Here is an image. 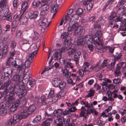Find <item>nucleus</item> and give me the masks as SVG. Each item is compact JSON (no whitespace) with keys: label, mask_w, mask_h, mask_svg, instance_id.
<instances>
[{"label":"nucleus","mask_w":126,"mask_h":126,"mask_svg":"<svg viewBox=\"0 0 126 126\" xmlns=\"http://www.w3.org/2000/svg\"><path fill=\"white\" fill-rule=\"evenodd\" d=\"M3 89L4 90L3 94L5 96L4 99L5 100L6 103L8 104L13 103L15 99L14 96L15 94V86L11 85L8 89L7 88Z\"/></svg>","instance_id":"obj_1"},{"label":"nucleus","mask_w":126,"mask_h":126,"mask_svg":"<svg viewBox=\"0 0 126 126\" xmlns=\"http://www.w3.org/2000/svg\"><path fill=\"white\" fill-rule=\"evenodd\" d=\"M79 16L77 14H75L71 17L68 23L69 26L74 28L75 29L79 30L81 32L82 29V27L80 26H78L76 23L79 19Z\"/></svg>","instance_id":"obj_2"},{"label":"nucleus","mask_w":126,"mask_h":126,"mask_svg":"<svg viewBox=\"0 0 126 126\" xmlns=\"http://www.w3.org/2000/svg\"><path fill=\"white\" fill-rule=\"evenodd\" d=\"M18 114H14L13 118L11 119L14 124L19 122L21 119L27 117V114H24L23 112H21V110L18 112Z\"/></svg>","instance_id":"obj_3"},{"label":"nucleus","mask_w":126,"mask_h":126,"mask_svg":"<svg viewBox=\"0 0 126 126\" xmlns=\"http://www.w3.org/2000/svg\"><path fill=\"white\" fill-rule=\"evenodd\" d=\"M73 31L74 32L73 35H76L78 33L80 32L79 30L75 29L74 28L69 26L67 28V32H63L61 35V37L63 39L66 38L68 35L72 34Z\"/></svg>","instance_id":"obj_4"},{"label":"nucleus","mask_w":126,"mask_h":126,"mask_svg":"<svg viewBox=\"0 0 126 126\" xmlns=\"http://www.w3.org/2000/svg\"><path fill=\"white\" fill-rule=\"evenodd\" d=\"M36 110V107L33 104L30 105L28 108L24 107L23 109L21 110V112H23L24 114H27V117L29 116V113L28 112H34Z\"/></svg>","instance_id":"obj_5"},{"label":"nucleus","mask_w":126,"mask_h":126,"mask_svg":"<svg viewBox=\"0 0 126 126\" xmlns=\"http://www.w3.org/2000/svg\"><path fill=\"white\" fill-rule=\"evenodd\" d=\"M88 36L86 35L84 36V38L85 39V41L86 43L88 44H93L94 43V44L96 43L98 45L100 44V43L98 42L96 40L94 39L93 37L91 35H89L88 37Z\"/></svg>","instance_id":"obj_6"},{"label":"nucleus","mask_w":126,"mask_h":126,"mask_svg":"<svg viewBox=\"0 0 126 126\" xmlns=\"http://www.w3.org/2000/svg\"><path fill=\"white\" fill-rule=\"evenodd\" d=\"M9 11V8L7 5L0 6V15L3 17L7 15Z\"/></svg>","instance_id":"obj_7"},{"label":"nucleus","mask_w":126,"mask_h":126,"mask_svg":"<svg viewBox=\"0 0 126 126\" xmlns=\"http://www.w3.org/2000/svg\"><path fill=\"white\" fill-rule=\"evenodd\" d=\"M90 64L87 62H85L83 64V70L85 74H88L93 70V66L91 65L89 68Z\"/></svg>","instance_id":"obj_8"},{"label":"nucleus","mask_w":126,"mask_h":126,"mask_svg":"<svg viewBox=\"0 0 126 126\" xmlns=\"http://www.w3.org/2000/svg\"><path fill=\"white\" fill-rule=\"evenodd\" d=\"M93 108H91V109L89 108H87L86 110L84 111H81L80 113L79 117H83L85 118L87 116L90 114L92 112L93 109Z\"/></svg>","instance_id":"obj_9"},{"label":"nucleus","mask_w":126,"mask_h":126,"mask_svg":"<svg viewBox=\"0 0 126 126\" xmlns=\"http://www.w3.org/2000/svg\"><path fill=\"white\" fill-rule=\"evenodd\" d=\"M11 65L14 67L17 68V70L19 71V72L22 70L23 69H24L25 67L24 65H18L17 64L16 61L14 60L13 61L11 64Z\"/></svg>","instance_id":"obj_10"},{"label":"nucleus","mask_w":126,"mask_h":126,"mask_svg":"<svg viewBox=\"0 0 126 126\" xmlns=\"http://www.w3.org/2000/svg\"><path fill=\"white\" fill-rule=\"evenodd\" d=\"M49 24V23H45V22L42 21L41 22L40 26L38 27L39 30L42 32H44L45 30L48 26Z\"/></svg>","instance_id":"obj_11"},{"label":"nucleus","mask_w":126,"mask_h":126,"mask_svg":"<svg viewBox=\"0 0 126 126\" xmlns=\"http://www.w3.org/2000/svg\"><path fill=\"white\" fill-rule=\"evenodd\" d=\"M80 52L79 51L76 52L74 55V60L75 61L77 65H79V60L80 58Z\"/></svg>","instance_id":"obj_12"},{"label":"nucleus","mask_w":126,"mask_h":126,"mask_svg":"<svg viewBox=\"0 0 126 126\" xmlns=\"http://www.w3.org/2000/svg\"><path fill=\"white\" fill-rule=\"evenodd\" d=\"M3 72L5 77H7L10 75L13 71L12 69L10 67H7L3 68Z\"/></svg>","instance_id":"obj_13"},{"label":"nucleus","mask_w":126,"mask_h":126,"mask_svg":"<svg viewBox=\"0 0 126 126\" xmlns=\"http://www.w3.org/2000/svg\"><path fill=\"white\" fill-rule=\"evenodd\" d=\"M106 94H107L108 98L106 96H104L103 98V99L104 101H106L107 100L111 101H114V99L112 97V94L111 92L108 91H107Z\"/></svg>","instance_id":"obj_14"},{"label":"nucleus","mask_w":126,"mask_h":126,"mask_svg":"<svg viewBox=\"0 0 126 126\" xmlns=\"http://www.w3.org/2000/svg\"><path fill=\"white\" fill-rule=\"evenodd\" d=\"M22 76H19L17 74H15L13 78V81L15 82L17 85L18 86L20 82V79Z\"/></svg>","instance_id":"obj_15"},{"label":"nucleus","mask_w":126,"mask_h":126,"mask_svg":"<svg viewBox=\"0 0 126 126\" xmlns=\"http://www.w3.org/2000/svg\"><path fill=\"white\" fill-rule=\"evenodd\" d=\"M122 52H120L119 53H116V55L114 56V59H112V60H114L115 63L116 61H120L122 59Z\"/></svg>","instance_id":"obj_16"},{"label":"nucleus","mask_w":126,"mask_h":126,"mask_svg":"<svg viewBox=\"0 0 126 126\" xmlns=\"http://www.w3.org/2000/svg\"><path fill=\"white\" fill-rule=\"evenodd\" d=\"M38 50V49H37L36 50L33 51L27 56V57L28 61H32V60L34 56L37 53Z\"/></svg>","instance_id":"obj_17"},{"label":"nucleus","mask_w":126,"mask_h":126,"mask_svg":"<svg viewBox=\"0 0 126 126\" xmlns=\"http://www.w3.org/2000/svg\"><path fill=\"white\" fill-rule=\"evenodd\" d=\"M39 13L37 11H35L29 14V17L30 19L36 18L38 16Z\"/></svg>","instance_id":"obj_18"},{"label":"nucleus","mask_w":126,"mask_h":126,"mask_svg":"<svg viewBox=\"0 0 126 126\" xmlns=\"http://www.w3.org/2000/svg\"><path fill=\"white\" fill-rule=\"evenodd\" d=\"M71 59H67V61L64 64V67L66 69L70 68L71 69L73 68V67L72 65V63L70 62Z\"/></svg>","instance_id":"obj_19"},{"label":"nucleus","mask_w":126,"mask_h":126,"mask_svg":"<svg viewBox=\"0 0 126 126\" xmlns=\"http://www.w3.org/2000/svg\"><path fill=\"white\" fill-rule=\"evenodd\" d=\"M11 83V81L8 80V81L4 82L3 84H2L1 85V83L0 82V89H3L7 88L8 87Z\"/></svg>","instance_id":"obj_20"},{"label":"nucleus","mask_w":126,"mask_h":126,"mask_svg":"<svg viewBox=\"0 0 126 126\" xmlns=\"http://www.w3.org/2000/svg\"><path fill=\"white\" fill-rule=\"evenodd\" d=\"M61 79L59 78H55L53 79L52 83L53 85L55 87H57L61 83Z\"/></svg>","instance_id":"obj_21"},{"label":"nucleus","mask_w":126,"mask_h":126,"mask_svg":"<svg viewBox=\"0 0 126 126\" xmlns=\"http://www.w3.org/2000/svg\"><path fill=\"white\" fill-rule=\"evenodd\" d=\"M53 55L56 59L57 60L60 59L61 57V53L60 50L59 49L55 50V52L53 54Z\"/></svg>","instance_id":"obj_22"},{"label":"nucleus","mask_w":126,"mask_h":126,"mask_svg":"<svg viewBox=\"0 0 126 126\" xmlns=\"http://www.w3.org/2000/svg\"><path fill=\"white\" fill-rule=\"evenodd\" d=\"M84 36H81L82 38L78 39L77 42V45H83L85 43H86L85 39L84 38Z\"/></svg>","instance_id":"obj_23"},{"label":"nucleus","mask_w":126,"mask_h":126,"mask_svg":"<svg viewBox=\"0 0 126 126\" xmlns=\"http://www.w3.org/2000/svg\"><path fill=\"white\" fill-rule=\"evenodd\" d=\"M118 91L117 90H115L112 92V94H113L114 95L113 97L114 98H116L118 97V98L120 100L123 99V97L121 95L119 94L118 95L116 93L118 92Z\"/></svg>","instance_id":"obj_24"},{"label":"nucleus","mask_w":126,"mask_h":126,"mask_svg":"<svg viewBox=\"0 0 126 126\" xmlns=\"http://www.w3.org/2000/svg\"><path fill=\"white\" fill-rule=\"evenodd\" d=\"M30 73L29 72H26L24 76H22L21 78L23 79L25 78L24 80H25V83H27L29 81L30 79Z\"/></svg>","instance_id":"obj_25"},{"label":"nucleus","mask_w":126,"mask_h":126,"mask_svg":"<svg viewBox=\"0 0 126 126\" xmlns=\"http://www.w3.org/2000/svg\"><path fill=\"white\" fill-rule=\"evenodd\" d=\"M57 120H58V123L57 124V126H62L63 124L64 121V118L62 116H60L59 118L57 117Z\"/></svg>","instance_id":"obj_26"},{"label":"nucleus","mask_w":126,"mask_h":126,"mask_svg":"<svg viewBox=\"0 0 126 126\" xmlns=\"http://www.w3.org/2000/svg\"><path fill=\"white\" fill-rule=\"evenodd\" d=\"M115 64V62L114 60H112L110 64H109L107 66V70L109 71L114 69Z\"/></svg>","instance_id":"obj_27"},{"label":"nucleus","mask_w":126,"mask_h":126,"mask_svg":"<svg viewBox=\"0 0 126 126\" xmlns=\"http://www.w3.org/2000/svg\"><path fill=\"white\" fill-rule=\"evenodd\" d=\"M63 74L66 78H69L71 76L70 72L68 71L66 69H65L63 70Z\"/></svg>","instance_id":"obj_28"},{"label":"nucleus","mask_w":126,"mask_h":126,"mask_svg":"<svg viewBox=\"0 0 126 126\" xmlns=\"http://www.w3.org/2000/svg\"><path fill=\"white\" fill-rule=\"evenodd\" d=\"M41 8L42 10L47 12L49 9V6L47 4L44 3L43 4H42Z\"/></svg>","instance_id":"obj_29"},{"label":"nucleus","mask_w":126,"mask_h":126,"mask_svg":"<svg viewBox=\"0 0 126 126\" xmlns=\"http://www.w3.org/2000/svg\"><path fill=\"white\" fill-rule=\"evenodd\" d=\"M126 10V8L125 6H122L119 7L117 10V13L119 15L123 13Z\"/></svg>","instance_id":"obj_30"},{"label":"nucleus","mask_w":126,"mask_h":126,"mask_svg":"<svg viewBox=\"0 0 126 126\" xmlns=\"http://www.w3.org/2000/svg\"><path fill=\"white\" fill-rule=\"evenodd\" d=\"M30 27L31 28H33L34 29V31H40V30H39L38 27L37 26L35 25V22L34 21H33V22L32 23V22L30 21Z\"/></svg>","instance_id":"obj_31"},{"label":"nucleus","mask_w":126,"mask_h":126,"mask_svg":"<svg viewBox=\"0 0 126 126\" xmlns=\"http://www.w3.org/2000/svg\"><path fill=\"white\" fill-rule=\"evenodd\" d=\"M28 7V3L27 2H23L21 5V10L23 12H24Z\"/></svg>","instance_id":"obj_32"},{"label":"nucleus","mask_w":126,"mask_h":126,"mask_svg":"<svg viewBox=\"0 0 126 126\" xmlns=\"http://www.w3.org/2000/svg\"><path fill=\"white\" fill-rule=\"evenodd\" d=\"M41 2L38 0H34V1L32 3L33 7L35 8L38 7L41 4Z\"/></svg>","instance_id":"obj_33"},{"label":"nucleus","mask_w":126,"mask_h":126,"mask_svg":"<svg viewBox=\"0 0 126 126\" xmlns=\"http://www.w3.org/2000/svg\"><path fill=\"white\" fill-rule=\"evenodd\" d=\"M27 91L26 90L22 89L18 95V97L19 98H21L24 96L26 94Z\"/></svg>","instance_id":"obj_34"},{"label":"nucleus","mask_w":126,"mask_h":126,"mask_svg":"<svg viewBox=\"0 0 126 126\" xmlns=\"http://www.w3.org/2000/svg\"><path fill=\"white\" fill-rule=\"evenodd\" d=\"M114 74L115 77H118L121 75V72L120 69L116 68V69L115 70Z\"/></svg>","instance_id":"obj_35"},{"label":"nucleus","mask_w":126,"mask_h":126,"mask_svg":"<svg viewBox=\"0 0 126 126\" xmlns=\"http://www.w3.org/2000/svg\"><path fill=\"white\" fill-rule=\"evenodd\" d=\"M20 105L21 106L25 105L27 101V100L25 97H23V98L20 99Z\"/></svg>","instance_id":"obj_36"},{"label":"nucleus","mask_w":126,"mask_h":126,"mask_svg":"<svg viewBox=\"0 0 126 126\" xmlns=\"http://www.w3.org/2000/svg\"><path fill=\"white\" fill-rule=\"evenodd\" d=\"M58 5L56 4L54 5H52L51 7V11L52 12H54L56 11V9L58 8Z\"/></svg>","instance_id":"obj_37"},{"label":"nucleus","mask_w":126,"mask_h":126,"mask_svg":"<svg viewBox=\"0 0 126 126\" xmlns=\"http://www.w3.org/2000/svg\"><path fill=\"white\" fill-rule=\"evenodd\" d=\"M121 31H126V24H122L120 26V27L117 31L119 32Z\"/></svg>","instance_id":"obj_38"},{"label":"nucleus","mask_w":126,"mask_h":126,"mask_svg":"<svg viewBox=\"0 0 126 126\" xmlns=\"http://www.w3.org/2000/svg\"><path fill=\"white\" fill-rule=\"evenodd\" d=\"M111 82L110 79L105 78L102 80V83H101V84L103 86H106L108 84V83H110Z\"/></svg>","instance_id":"obj_39"},{"label":"nucleus","mask_w":126,"mask_h":126,"mask_svg":"<svg viewBox=\"0 0 126 126\" xmlns=\"http://www.w3.org/2000/svg\"><path fill=\"white\" fill-rule=\"evenodd\" d=\"M69 38L70 39V37H68V38H67V39L65 38V39L63 42L64 44L67 45L68 46L71 44V42L70 40H69Z\"/></svg>","instance_id":"obj_40"},{"label":"nucleus","mask_w":126,"mask_h":126,"mask_svg":"<svg viewBox=\"0 0 126 126\" xmlns=\"http://www.w3.org/2000/svg\"><path fill=\"white\" fill-rule=\"evenodd\" d=\"M7 110L6 109H1L0 110V115L4 116L6 114Z\"/></svg>","instance_id":"obj_41"},{"label":"nucleus","mask_w":126,"mask_h":126,"mask_svg":"<svg viewBox=\"0 0 126 126\" xmlns=\"http://www.w3.org/2000/svg\"><path fill=\"white\" fill-rule=\"evenodd\" d=\"M16 51H15V49H11L9 53V57H11L13 59V57L16 54Z\"/></svg>","instance_id":"obj_42"},{"label":"nucleus","mask_w":126,"mask_h":126,"mask_svg":"<svg viewBox=\"0 0 126 126\" xmlns=\"http://www.w3.org/2000/svg\"><path fill=\"white\" fill-rule=\"evenodd\" d=\"M39 36V35L38 33L36 32H34L32 34V37L33 39L36 40L37 39Z\"/></svg>","instance_id":"obj_43"},{"label":"nucleus","mask_w":126,"mask_h":126,"mask_svg":"<svg viewBox=\"0 0 126 126\" xmlns=\"http://www.w3.org/2000/svg\"><path fill=\"white\" fill-rule=\"evenodd\" d=\"M26 18L24 16H22L21 15L19 19V21L20 23L22 24L25 23L26 22Z\"/></svg>","instance_id":"obj_44"},{"label":"nucleus","mask_w":126,"mask_h":126,"mask_svg":"<svg viewBox=\"0 0 126 126\" xmlns=\"http://www.w3.org/2000/svg\"><path fill=\"white\" fill-rule=\"evenodd\" d=\"M16 43L15 41H12L11 42L10 44V47L11 49H15V48L16 46Z\"/></svg>","instance_id":"obj_45"},{"label":"nucleus","mask_w":126,"mask_h":126,"mask_svg":"<svg viewBox=\"0 0 126 126\" xmlns=\"http://www.w3.org/2000/svg\"><path fill=\"white\" fill-rule=\"evenodd\" d=\"M104 48L106 50H109L110 52L112 53L113 52L114 48L113 47H111L110 46L105 47Z\"/></svg>","instance_id":"obj_46"},{"label":"nucleus","mask_w":126,"mask_h":126,"mask_svg":"<svg viewBox=\"0 0 126 126\" xmlns=\"http://www.w3.org/2000/svg\"><path fill=\"white\" fill-rule=\"evenodd\" d=\"M116 16V13L114 12H111L110 16H109L108 18L110 20H111L112 19L115 18Z\"/></svg>","instance_id":"obj_47"},{"label":"nucleus","mask_w":126,"mask_h":126,"mask_svg":"<svg viewBox=\"0 0 126 126\" xmlns=\"http://www.w3.org/2000/svg\"><path fill=\"white\" fill-rule=\"evenodd\" d=\"M89 93L88 94L85 96L86 98H88L89 97H91L93 96L94 93V90H91V89L89 91Z\"/></svg>","instance_id":"obj_48"},{"label":"nucleus","mask_w":126,"mask_h":126,"mask_svg":"<svg viewBox=\"0 0 126 126\" xmlns=\"http://www.w3.org/2000/svg\"><path fill=\"white\" fill-rule=\"evenodd\" d=\"M14 124L13 123L12 120L11 119L8 120L5 123V126H11L12 125H14Z\"/></svg>","instance_id":"obj_49"},{"label":"nucleus","mask_w":126,"mask_h":126,"mask_svg":"<svg viewBox=\"0 0 126 126\" xmlns=\"http://www.w3.org/2000/svg\"><path fill=\"white\" fill-rule=\"evenodd\" d=\"M71 47H64L61 49L60 52H63L66 51H68L71 48Z\"/></svg>","instance_id":"obj_50"},{"label":"nucleus","mask_w":126,"mask_h":126,"mask_svg":"<svg viewBox=\"0 0 126 126\" xmlns=\"http://www.w3.org/2000/svg\"><path fill=\"white\" fill-rule=\"evenodd\" d=\"M71 75L73 77V79L74 81L76 82L77 81H79L80 79L78 76H77L76 74H72Z\"/></svg>","instance_id":"obj_51"},{"label":"nucleus","mask_w":126,"mask_h":126,"mask_svg":"<svg viewBox=\"0 0 126 126\" xmlns=\"http://www.w3.org/2000/svg\"><path fill=\"white\" fill-rule=\"evenodd\" d=\"M41 118V115H38L37 116L32 122L33 123H36L40 120Z\"/></svg>","instance_id":"obj_52"},{"label":"nucleus","mask_w":126,"mask_h":126,"mask_svg":"<svg viewBox=\"0 0 126 126\" xmlns=\"http://www.w3.org/2000/svg\"><path fill=\"white\" fill-rule=\"evenodd\" d=\"M13 59L11 57H9L8 60L6 62V65L9 66L11 65L12 62H13Z\"/></svg>","instance_id":"obj_53"},{"label":"nucleus","mask_w":126,"mask_h":126,"mask_svg":"<svg viewBox=\"0 0 126 126\" xmlns=\"http://www.w3.org/2000/svg\"><path fill=\"white\" fill-rule=\"evenodd\" d=\"M95 36L97 37V39L99 41V37H101L102 36V32L100 31H97L95 33Z\"/></svg>","instance_id":"obj_54"},{"label":"nucleus","mask_w":126,"mask_h":126,"mask_svg":"<svg viewBox=\"0 0 126 126\" xmlns=\"http://www.w3.org/2000/svg\"><path fill=\"white\" fill-rule=\"evenodd\" d=\"M66 93L65 91H62L59 92V93L57 94L59 97L60 98L61 97H63L65 95Z\"/></svg>","instance_id":"obj_55"},{"label":"nucleus","mask_w":126,"mask_h":126,"mask_svg":"<svg viewBox=\"0 0 126 126\" xmlns=\"http://www.w3.org/2000/svg\"><path fill=\"white\" fill-rule=\"evenodd\" d=\"M59 98H60L57 94L51 97L52 101L54 102L58 100L59 99Z\"/></svg>","instance_id":"obj_56"},{"label":"nucleus","mask_w":126,"mask_h":126,"mask_svg":"<svg viewBox=\"0 0 126 126\" xmlns=\"http://www.w3.org/2000/svg\"><path fill=\"white\" fill-rule=\"evenodd\" d=\"M8 46L6 45L3 48L2 50H1L2 54L3 55H5L8 51Z\"/></svg>","instance_id":"obj_57"},{"label":"nucleus","mask_w":126,"mask_h":126,"mask_svg":"<svg viewBox=\"0 0 126 126\" xmlns=\"http://www.w3.org/2000/svg\"><path fill=\"white\" fill-rule=\"evenodd\" d=\"M4 18L3 19H5L10 22H11L12 20V17L11 15H6L5 16H4Z\"/></svg>","instance_id":"obj_58"},{"label":"nucleus","mask_w":126,"mask_h":126,"mask_svg":"<svg viewBox=\"0 0 126 126\" xmlns=\"http://www.w3.org/2000/svg\"><path fill=\"white\" fill-rule=\"evenodd\" d=\"M22 32L20 30H18L16 32V37L17 38H19L21 37Z\"/></svg>","instance_id":"obj_59"},{"label":"nucleus","mask_w":126,"mask_h":126,"mask_svg":"<svg viewBox=\"0 0 126 126\" xmlns=\"http://www.w3.org/2000/svg\"><path fill=\"white\" fill-rule=\"evenodd\" d=\"M40 99L41 100V103L43 105H45L46 104V98L45 96L42 95L40 97Z\"/></svg>","instance_id":"obj_60"},{"label":"nucleus","mask_w":126,"mask_h":126,"mask_svg":"<svg viewBox=\"0 0 126 126\" xmlns=\"http://www.w3.org/2000/svg\"><path fill=\"white\" fill-rule=\"evenodd\" d=\"M61 90L64 89L65 86V83L64 82H61L58 85Z\"/></svg>","instance_id":"obj_61"},{"label":"nucleus","mask_w":126,"mask_h":126,"mask_svg":"<svg viewBox=\"0 0 126 126\" xmlns=\"http://www.w3.org/2000/svg\"><path fill=\"white\" fill-rule=\"evenodd\" d=\"M29 84L30 86V87L34 85L36 83V81L34 79H32L29 80Z\"/></svg>","instance_id":"obj_62"},{"label":"nucleus","mask_w":126,"mask_h":126,"mask_svg":"<svg viewBox=\"0 0 126 126\" xmlns=\"http://www.w3.org/2000/svg\"><path fill=\"white\" fill-rule=\"evenodd\" d=\"M84 106L86 107L87 108H89L90 110L91 109V108L92 107H93V104L92 103H91V104L88 103L87 101H86L85 102V104H84Z\"/></svg>","instance_id":"obj_63"},{"label":"nucleus","mask_w":126,"mask_h":126,"mask_svg":"<svg viewBox=\"0 0 126 126\" xmlns=\"http://www.w3.org/2000/svg\"><path fill=\"white\" fill-rule=\"evenodd\" d=\"M67 82L68 84H71L72 85H74L76 83V82L74 81L73 80H72L71 79H68L67 80Z\"/></svg>","instance_id":"obj_64"}]
</instances>
